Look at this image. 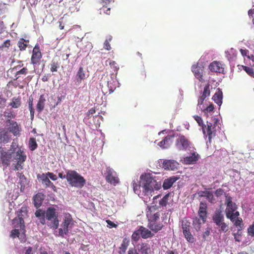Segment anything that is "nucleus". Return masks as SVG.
Instances as JSON below:
<instances>
[{"mask_svg":"<svg viewBox=\"0 0 254 254\" xmlns=\"http://www.w3.org/2000/svg\"><path fill=\"white\" fill-rule=\"evenodd\" d=\"M137 252L140 254H149L151 252L150 245L146 243H141L137 245Z\"/></svg>","mask_w":254,"mask_h":254,"instance_id":"6ab92c4d","label":"nucleus"},{"mask_svg":"<svg viewBox=\"0 0 254 254\" xmlns=\"http://www.w3.org/2000/svg\"><path fill=\"white\" fill-rule=\"evenodd\" d=\"M44 199V194L42 193H38L33 197L34 204L36 208L39 207Z\"/></svg>","mask_w":254,"mask_h":254,"instance_id":"c756f323","label":"nucleus"},{"mask_svg":"<svg viewBox=\"0 0 254 254\" xmlns=\"http://www.w3.org/2000/svg\"><path fill=\"white\" fill-rule=\"evenodd\" d=\"M199 157L198 154L194 152L191 153L189 156L185 157L184 161L186 164H193L196 162Z\"/></svg>","mask_w":254,"mask_h":254,"instance_id":"4be33fe9","label":"nucleus"},{"mask_svg":"<svg viewBox=\"0 0 254 254\" xmlns=\"http://www.w3.org/2000/svg\"><path fill=\"white\" fill-rule=\"evenodd\" d=\"M209 69L211 72L222 73L224 72V64L217 61H214L209 65Z\"/></svg>","mask_w":254,"mask_h":254,"instance_id":"f8f14e48","label":"nucleus"},{"mask_svg":"<svg viewBox=\"0 0 254 254\" xmlns=\"http://www.w3.org/2000/svg\"><path fill=\"white\" fill-rule=\"evenodd\" d=\"M169 193L164 195L163 197L159 201V204L161 206H166L168 203Z\"/></svg>","mask_w":254,"mask_h":254,"instance_id":"de8ad7c7","label":"nucleus"},{"mask_svg":"<svg viewBox=\"0 0 254 254\" xmlns=\"http://www.w3.org/2000/svg\"><path fill=\"white\" fill-rule=\"evenodd\" d=\"M226 208L225 210L226 216L227 218L231 217L232 212H235L237 209V206L235 203L226 205Z\"/></svg>","mask_w":254,"mask_h":254,"instance_id":"7c9ffc66","label":"nucleus"},{"mask_svg":"<svg viewBox=\"0 0 254 254\" xmlns=\"http://www.w3.org/2000/svg\"><path fill=\"white\" fill-rule=\"evenodd\" d=\"M212 219L215 224H217L221 221H224V218L221 211H216L212 217Z\"/></svg>","mask_w":254,"mask_h":254,"instance_id":"f704fd0d","label":"nucleus"},{"mask_svg":"<svg viewBox=\"0 0 254 254\" xmlns=\"http://www.w3.org/2000/svg\"><path fill=\"white\" fill-rule=\"evenodd\" d=\"M26 155L24 154L23 151L20 149H18L16 151L14 160L17 161V163L14 166V170H19L20 169L23 168V163L25 161Z\"/></svg>","mask_w":254,"mask_h":254,"instance_id":"0eeeda50","label":"nucleus"},{"mask_svg":"<svg viewBox=\"0 0 254 254\" xmlns=\"http://www.w3.org/2000/svg\"><path fill=\"white\" fill-rule=\"evenodd\" d=\"M105 174L106 175V180L107 182L116 185L119 182V178L116 176V172L110 167L106 169Z\"/></svg>","mask_w":254,"mask_h":254,"instance_id":"1a4fd4ad","label":"nucleus"},{"mask_svg":"<svg viewBox=\"0 0 254 254\" xmlns=\"http://www.w3.org/2000/svg\"><path fill=\"white\" fill-rule=\"evenodd\" d=\"M41 180L43 184L45 185L46 188L50 187L54 191H57V188L54 184L49 180L45 174H43L41 177Z\"/></svg>","mask_w":254,"mask_h":254,"instance_id":"412c9836","label":"nucleus"},{"mask_svg":"<svg viewBox=\"0 0 254 254\" xmlns=\"http://www.w3.org/2000/svg\"><path fill=\"white\" fill-rule=\"evenodd\" d=\"M193 118L196 121V122L198 123V125L200 127H202L203 133L204 134H205L206 131H205V129L204 128V125L203 124V120H202V118L200 116H198L197 115L194 116Z\"/></svg>","mask_w":254,"mask_h":254,"instance_id":"37998d69","label":"nucleus"},{"mask_svg":"<svg viewBox=\"0 0 254 254\" xmlns=\"http://www.w3.org/2000/svg\"><path fill=\"white\" fill-rule=\"evenodd\" d=\"M35 215L36 217L39 219V221L42 225H44L47 223L46 222V219L45 215V213H44V210L39 209L36 211Z\"/></svg>","mask_w":254,"mask_h":254,"instance_id":"473e14b6","label":"nucleus"},{"mask_svg":"<svg viewBox=\"0 0 254 254\" xmlns=\"http://www.w3.org/2000/svg\"><path fill=\"white\" fill-rule=\"evenodd\" d=\"M33 99L32 97H29L28 100L29 109L30 113L31 119L33 120L34 117V109L33 107Z\"/></svg>","mask_w":254,"mask_h":254,"instance_id":"79ce46f5","label":"nucleus"},{"mask_svg":"<svg viewBox=\"0 0 254 254\" xmlns=\"http://www.w3.org/2000/svg\"><path fill=\"white\" fill-rule=\"evenodd\" d=\"M223 193H224V190L222 189H218L216 190L214 192L215 195L217 197L221 196L222 195H223Z\"/></svg>","mask_w":254,"mask_h":254,"instance_id":"0e129e2a","label":"nucleus"},{"mask_svg":"<svg viewBox=\"0 0 254 254\" xmlns=\"http://www.w3.org/2000/svg\"><path fill=\"white\" fill-rule=\"evenodd\" d=\"M10 46V41L9 40H7L5 41L3 44L0 46V49L2 50L5 49V48L8 49Z\"/></svg>","mask_w":254,"mask_h":254,"instance_id":"864d4df0","label":"nucleus"},{"mask_svg":"<svg viewBox=\"0 0 254 254\" xmlns=\"http://www.w3.org/2000/svg\"><path fill=\"white\" fill-rule=\"evenodd\" d=\"M60 63L58 60L53 59L49 64L50 71L52 72H57L60 68Z\"/></svg>","mask_w":254,"mask_h":254,"instance_id":"4c0bfd02","label":"nucleus"},{"mask_svg":"<svg viewBox=\"0 0 254 254\" xmlns=\"http://www.w3.org/2000/svg\"><path fill=\"white\" fill-rule=\"evenodd\" d=\"M178 163L174 160H165L163 163V168L166 170H175L177 169Z\"/></svg>","mask_w":254,"mask_h":254,"instance_id":"a211bd4d","label":"nucleus"},{"mask_svg":"<svg viewBox=\"0 0 254 254\" xmlns=\"http://www.w3.org/2000/svg\"><path fill=\"white\" fill-rule=\"evenodd\" d=\"M28 73V68L26 67H23L22 69L17 71L15 74V79H18L19 77V75H26Z\"/></svg>","mask_w":254,"mask_h":254,"instance_id":"49530a36","label":"nucleus"},{"mask_svg":"<svg viewBox=\"0 0 254 254\" xmlns=\"http://www.w3.org/2000/svg\"><path fill=\"white\" fill-rule=\"evenodd\" d=\"M178 179V177L173 176L165 179L163 184V188L164 190L170 189Z\"/></svg>","mask_w":254,"mask_h":254,"instance_id":"a878e982","label":"nucleus"},{"mask_svg":"<svg viewBox=\"0 0 254 254\" xmlns=\"http://www.w3.org/2000/svg\"><path fill=\"white\" fill-rule=\"evenodd\" d=\"M23 208L22 207L21 209ZM22 211V209L20 210V212H18V218H15L13 219V224L14 225V227L15 228H19L21 229L24 227V220L23 219L20 217V213Z\"/></svg>","mask_w":254,"mask_h":254,"instance_id":"393cba45","label":"nucleus"},{"mask_svg":"<svg viewBox=\"0 0 254 254\" xmlns=\"http://www.w3.org/2000/svg\"><path fill=\"white\" fill-rule=\"evenodd\" d=\"M109 65L110 68L112 69V75H114L116 77L118 74V72L120 68L119 65L115 61H109Z\"/></svg>","mask_w":254,"mask_h":254,"instance_id":"58836bf2","label":"nucleus"},{"mask_svg":"<svg viewBox=\"0 0 254 254\" xmlns=\"http://www.w3.org/2000/svg\"><path fill=\"white\" fill-rule=\"evenodd\" d=\"M214 110V107L212 104H210L206 108L204 109L203 110V112L205 113H208V112H211L213 111Z\"/></svg>","mask_w":254,"mask_h":254,"instance_id":"69168bd1","label":"nucleus"},{"mask_svg":"<svg viewBox=\"0 0 254 254\" xmlns=\"http://www.w3.org/2000/svg\"><path fill=\"white\" fill-rule=\"evenodd\" d=\"M11 150H8L7 151L2 149L0 150V158L2 164L6 167L8 166L10 162L14 160L15 153H14Z\"/></svg>","mask_w":254,"mask_h":254,"instance_id":"39448f33","label":"nucleus"},{"mask_svg":"<svg viewBox=\"0 0 254 254\" xmlns=\"http://www.w3.org/2000/svg\"><path fill=\"white\" fill-rule=\"evenodd\" d=\"M132 187H133V190H134V192L136 194H139V193L140 192V185L139 184H138L134 181H133L132 182Z\"/></svg>","mask_w":254,"mask_h":254,"instance_id":"8fccbe9b","label":"nucleus"},{"mask_svg":"<svg viewBox=\"0 0 254 254\" xmlns=\"http://www.w3.org/2000/svg\"><path fill=\"white\" fill-rule=\"evenodd\" d=\"M172 138V137L171 135H167L163 140L158 143V145L163 149L168 148L170 147L172 142V141L171 140Z\"/></svg>","mask_w":254,"mask_h":254,"instance_id":"5701e85b","label":"nucleus"},{"mask_svg":"<svg viewBox=\"0 0 254 254\" xmlns=\"http://www.w3.org/2000/svg\"><path fill=\"white\" fill-rule=\"evenodd\" d=\"M29 41H26L24 38H20L18 41L17 45L20 51H24L26 50Z\"/></svg>","mask_w":254,"mask_h":254,"instance_id":"a19ab883","label":"nucleus"},{"mask_svg":"<svg viewBox=\"0 0 254 254\" xmlns=\"http://www.w3.org/2000/svg\"><path fill=\"white\" fill-rule=\"evenodd\" d=\"M241 234L238 232L237 233L234 234V239L237 242H240L241 241Z\"/></svg>","mask_w":254,"mask_h":254,"instance_id":"774afa93","label":"nucleus"},{"mask_svg":"<svg viewBox=\"0 0 254 254\" xmlns=\"http://www.w3.org/2000/svg\"><path fill=\"white\" fill-rule=\"evenodd\" d=\"M112 40V36L111 35H109L107 37V38L104 43V48L105 50L109 51L111 49L110 42Z\"/></svg>","mask_w":254,"mask_h":254,"instance_id":"a18cd8bd","label":"nucleus"},{"mask_svg":"<svg viewBox=\"0 0 254 254\" xmlns=\"http://www.w3.org/2000/svg\"><path fill=\"white\" fill-rule=\"evenodd\" d=\"M210 95V84L207 83L204 87L203 91L200 93L198 99L197 105H201L204 100Z\"/></svg>","mask_w":254,"mask_h":254,"instance_id":"2eb2a0df","label":"nucleus"},{"mask_svg":"<svg viewBox=\"0 0 254 254\" xmlns=\"http://www.w3.org/2000/svg\"><path fill=\"white\" fill-rule=\"evenodd\" d=\"M243 68L250 76H253L254 75V70L252 68L246 66H243Z\"/></svg>","mask_w":254,"mask_h":254,"instance_id":"603ef678","label":"nucleus"},{"mask_svg":"<svg viewBox=\"0 0 254 254\" xmlns=\"http://www.w3.org/2000/svg\"><path fill=\"white\" fill-rule=\"evenodd\" d=\"M116 89V85L113 84L112 83L108 81L107 87H103L102 91L104 95L110 94L112 93Z\"/></svg>","mask_w":254,"mask_h":254,"instance_id":"2f4dec72","label":"nucleus"},{"mask_svg":"<svg viewBox=\"0 0 254 254\" xmlns=\"http://www.w3.org/2000/svg\"><path fill=\"white\" fill-rule=\"evenodd\" d=\"M96 112V110L94 108L90 109L87 113V116L90 118Z\"/></svg>","mask_w":254,"mask_h":254,"instance_id":"338daca9","label":"nucleus"},{"mask_svg":"<svg viewBox=\"0 0 254 254\" xmlns=\"http://www.w3.org/2000/svg\"><path fill=\"white\" fill-rule=\"evenodd\" d=\"M44 213L47 220V225L51 228L57 229L59 225V221L56 209L54 207H50L46 211H44Z\"/></svg>","mask_w":254,"mask_h":254,"instance_id":"20e7f679","label":"nucleus"},{"mask_svg":"<svg viewBox=\"0 0 254 254\" xmlns=\"http://www.w3.org/2000/svg\"><path fill=\"white\" fill-rule=\"evenodd\" d=\"M42 58V55L40 49V47L38 44H37L32 51L31 58V64L34 66L37 64H39Z\"/></svg>","mask_w":254,"mask_h":254,"instance_id":"6e6552de","label":"nucleus"},{"mask_svg":"<svg viewBox=\"0 0 254 254\" xmlns=\"http://www.w3.org/2000/svg\"><path fill=\"white\" fill-rule=\"evenodd\" d=\"M129 240L127 238H125L122 243L121 246L120 247V254H125L126 251L129 245Z\"/></svg>","mask_w":254,"mask_h":254,"instance_id":"e433bc0d","label":"nucleus"},{"mask_svg":"<svg viewBox=\"0 0 254 254\" xmlns=\"http://www.w3.org/2000/svg\"><path fill=\"white\" fill-rule=\"evenodd\" d=\"M157 209V207L156 205H153L150 206L148 208L149 211L147 212V217H149V221H158L160 218V213L157 212L153 214H151L152 211L156 210Z\"/></svg>","mask_w":254,"mask_h":254,"instance_id":"f3484780","label":"nucleus"},{"mask_svg":"<svg viewBox=\"0 0 254 254\" xmlns=\"http://www.w3.org/2000/svg\"><path fill=\"white\" fill-rule=\"evenodd\" d=\"M140 233L139 229L135 231L131 236V239L134 241L137 242L139 240L140 238Z\"/></svg>","mask_w":254,"mask_h":254,"instance_id":"09e8293b","label":"nucleus"},{"mask_svg":"<svg viewBox=\"0 0 254 254\" xmlns=\"http://www.w3.org/2000/svg\"><path fill=\"white\" fill-rule=\"evenodd\" d=\"M231 214H232L231 217L228 218L232 222H234V219L239 218V216L240 215L239 212L238 211H236V210L235 212H232Z\"/></svg>","mask_w":254,"mask_h":254,"instance_id":"13d9d810","label":"nucleus"},{"mask_svg":"<svg viewBox=\"0 0 254 254\" xmlns=\"http://www.w3.org/2000/svg\"><path fill=\"white\" fill-rule=\"evenodd\" d=\"M106 223L108 224V227L110 228H116L117 227V225L115 224L113 222L111 221L110 220H107L106 221Z\"/></svg>","mask_w":254,"mask_h":254,"instance_id":"e2e57ef3","label":"nucleus"},{"mask_svg":"<svg viewBox=\"0 0 254 254\" xmlns=\"http://www.w3.org/2000/svg\"><path fill=\"white\" fill-rule=\"evenodd\" d=\"M190 145V142L185 136H179L176 141V146L180 151L186 150Z\"/></svg>","mask_w":254,"mask_h":254,"instance_id":"9b49d317","label":"nucleus"},{"mask_svg":"<svg viewBox=\"0 0 254 254\" xmlns=\"http://www.w3.org/2000/svg\"><path fill=\"white\" fill-rule=\"evenodd\" d=\"M222 92L219 88H218L217 91L213 95L212 99L217 104L220 106L222 103Z\"/></svg>","mask_w":254,"mask_h":254,"instance_id":"72a5a7b5","label":"nucleus"},{"mask_svg":"<svg viewBox=\"0 0 254 254\" xmlns=\"http://www.w3.org/2000/svg\"><path fill=\"white\" fill-rule=\"evenodd\" d=\"M216 122L214 124L207 122L206 126H204L206 131V133L204 135L208 136L209 142H211L212 138L216 136Z\"/></svg>","mask_w":254,"mask_h":254,"instance_id":"9d476101","label":"nucleus"},{"mask_svg":"<svg viewBox=\"0 0 254 254\" xmlns=\"http://www.w3.org/2000/svg\"><path fill=\"white\" fill-rule=\"evenodd\" d=\"M66 179L69 184L77 188H82L86 184V180L74 170H68L66 174Z\"/></svg>","mask_w":254,"mask_h":254,"instance_id":"f257e3e1","label":"nucleus"},{"mask_svg":"<svg viewBox=\"0 0 254 254\" xmlns=\"http://www.w3.org/2000/svg\"><path fill=\"white\" fill-rule=\"evenodd\" d=\"M19 235V231L18 229H14L11 231L10 236L12 238L18 237Z\"/></svg>","mask_w":254,"mask_h":254,"instance_id":"5fc2aeb1","label":"nucleus"},{"mask_svg":"<svg viewBox=\"0 0 254 254\" xmlns=\"http://www.w3.org/2000/svg\"><path fill=\"white\" fill-rule=\"evenodd\" d=\"M220 229L219 231L221 232H226L228 230V225L225 223H223L222 225L219 227Z\"/></svg>","mask_w":254,"mask_h":254,"instance_id":"bf43d9fd","label":"nucleus"},{"mask_svg":"<svg viewBox=\"0 0 254 254\" xmlns=\"http://www.w3.org/2000/svg\"><path fill=\"white\" fill-rule=\"evenodd\" d=\"M106 13L108 15L110 14V8H107V6L103 4V7L100 8V13Z\"/></svg>","mask_w":254,"mask_h":254,"instance_id":"4d7b16f0","label":"nucleus"},{"mask_svg":"<svg viewBox=\"0 0 254 254\" xmlns=\"http://www.w3.org/2000/svg\"><path fill=\"white\" fill-rule=\"evenodd\" d=\"M11 139L9 133L4 128L0 129V140L4 142L7 143Z\"/></svg>","mask_w":254,"mask_h":254,"instance_id":"c85d7f7f","label":"nucleus"},{"mask_svg":"<svg viewBox=\"0 0 254 254\" xmlns=\"http://www.w3.org/2000/svg\"><path fill=\"white\" fill-rule=\"evenodd\" d=\"M38 147L37 143L36 141V139L31 137L30 138L29 141V148L30 150L34 151Z\"/></svg>","mask_w":254,"mask_h":254,"instance_id":"c03bdc74","label":"nucleus"},{"mask_svg":"<svg viewBox=\"0 0 254 254\" xmlns=\"http://www.w3.org/2000/svg\"><path fill=\"white\" fill-rule=\"evenodd\" d=\"M147 226L153 232L157 233L162 229L163 225L157 221H149Z\"/></svg>","mask_w":254,"mask_h":254,"instance_id":"aec40b11","label":"nucleus"},{"mask_svg":"<svg viewBox=\"0 0 254 254\" xmlns=\"http://www.w3.org/2000/svg\"><path fill=\"white\" fill-rule=\"evenodd\" d=\"M207 206L206 203L201 202L199 204L198 215L199 218L195 217L193 218L192 225L194 229L199 231L201 228L202 223H205L207 217Z\"/></svg>","mask_w":254,"mask_h":254,"instance_id":"7ed1b4c3","label":"nucleus"},{"mask_svg":"<svg viewBox=\"0 0 254 254\" xmlns=\"http://www.w3.org/2000/svg\"><path fill=\"white\" fill-rule=\"evenodd\" d=\"M232 222L234 223V224L236 227H239L240 228H242L243 226V221L242 218H237L234 219V222Z\"/></svg>","mask_w":254,"mask_h":254,"instance_id":"3c124183","label":"nucleus"},{"mask_svg":"<svg viewBox=\"0 0 254 254\" xmlns=\"http://www.w3.org/2000/svg\"><path fill=\"white\" fill-rule=\"evenodd\" d=\"M45 102L46 99L44 95H41L36 105V109L39 113H41L44 110L45 105Z\"/></svg>","mask_w":254,"mask_h":254,"instance_id":"bb28decb","label":"nucleus"},{"mask_svg":"<svg viewBox=\"0 0 254 254\" xmlns=\"http://www.w3.org/2000/svg\"><path fill=\"white\" fill-rule=\"evenodd\" d=\"M45 175L46 176H47L48 178L49 177L51 180H52L53 181H56L57 180V176L56 175H55L54 174H53V173L49 172Z\"/></svg>","mask_w":254,"mask_h":254,"instance_id":"052dcab7","label":"nucleus"},{"mask_svg":"<svg viewBox=\"0 0 254 254\" xmlns=\"http://www.w3.org/2000/svg\"><path fill=\"white\" fill-rule=\"evenodd\" d=\"M88 76V74L86 73V71L83 67L82 66L79 67L75 77L76 84H80L82 81L85 79Z\"/></svg>","mask_w":254,"mask_h":254,"instance_id":"dca6fc26","label":"nucleus"},{"mask_svg":"<svg viewBox=\"0 0 254 254\" xmlns=\"http://www.w3.org/2000/svg\"><path fill=\"white\" fill-rule=\"evenodd\" d=\"M190 223L187 220H184L182 221V226L183 232L187 240L190 243H193L194 238L190 232Z\"/></svg>","mask_w":254,"mask_h":254,"instance_id":"423d86ee","label":"nucleus"},{"mask_svg":"<svg viewBox=\"0 0 254 254\" xmlns=\"http://www.w3.org/2000/svg\"><path fill=\"white\" fill-rule=\"evenodd\" d=\"M4 116L9 118V119H12V118H14L15 117V115L13 114L11 112L9 111V112H4Z\"/></svg>","mask_w":254,"mask_h":254,"instance_id":"680f3d73","label":"nucleus"},{"mask_svg":"<svg viewBox=\"0 0 254 254\" xmlns=\"http://www.w3.org/2000/svg\"><path fill=\"white\" fill-rule=\"evenodd\" d=\"M6 123L9 124L8 129L14 136L19 135L21 128L18 124L12 120L8 119Z\"/></svg>","mask_w":254,"mask_h":254,"instance_id":"ddd939ff","label":"nucleus"},{"mask_svg":"<svg viewBox=\"0 0 254 254\" xmlns=\"http://www.w3.org/2000/svg\"><path fill=\"white\" fill-rule=\"evenodd\" d=\"M139 231L141 237L143 239H147L151 238L154 236V234L152 233L150 230L144 227L143 226H140Z\"/></svg>","mask_w":254,"mask_h":254,"instance_id":"cd10ccee","label":"nucleus"},{"mask_svg":"<svg viewBox=\"0 0 254 254\" xmlns=\"http://www.w3.org/2000/svg\"><path fill=\"white\" fill-rule=\"evenodd\" d=\"M72 221V218L70 214H68V215H65L62 224V226L64 230V234H67L68 233V226Z\"/></svg>","mask_w":254,"mask_h":254,"instance_id":"b1692460","label":"nucleus"},{"mask_svg":"<svg viewBox=\"0 0 254 254\" xmlns=\"http://www.w3.org/2000/svg\"><path fill=\"white\" fill-rule=\"evenodd\" d=\"M21 105V99L20 97H13L11 102L9 104V106L13 108H18Z\"/></svg>","mask_w":254,"mask_h":254,"instance_id":"c9c22d12","label":"nucleus"},{"mask_svg":"<svg viewBox=\"0 0 254 254\" xmlns=\"http://www.w3.org/2000/svg\"><path fill=\"white\" fill-rule=\"evenodd\" d=\"M17 176L19 179V182L18 183L20 185V190L24 189L25 188V185L26 182V178L22 173L18 172L17 173Z\"/></svg>","mask_w":254,"mask_h":254,"instance_id":"ea45409f","label":"nucleus"},{"mask_svg":"<svg viewBox=\"0 0 254 254\" xmlns=\"http://www.w3.org/2000/svg\"><path fill=\"white\" fill-rule=\"evenodd\" d=\"M142 193L145 196L152 195L154 190H158L161 187L160 184L150 176L145 177L144 182L142 186Z\"/></svg>","mask_w":254,"mask_h":254,"instance_id":"f03ea898","label":"nucleus"},{"mask_svg":"<svg viewBox=\"0 0 254 254\" xmlns=\"http://www.w3.org/2000/svg\"><path fill=\"white\" fill-rule=\"evenodd\" d=\"M203 193H205V195H204L206 197L207 199L209 200V201L211 202L213 200V195L212 192L210 191H204Z\"/></svg>","mask_w":254,"mask_h":254,"instance_id":"6e6d98bb","label":"nucleus"},{"mask_svg":"<svg viewBox=\"0 0 254 254\" xmlns=\"http://www.w3.org/2000/svg\"><path fill=\"white\" fill-rule=\"evenodd\" d=\"M191 71L193 73L195 77L200 82H202L203 79V67L200 66L196 64L192 65L191 67Z\"/></svg>","mask_w":254,"mask_h":254,"instance_id":"4468645a","label":"nucleus"}]
</instances>
